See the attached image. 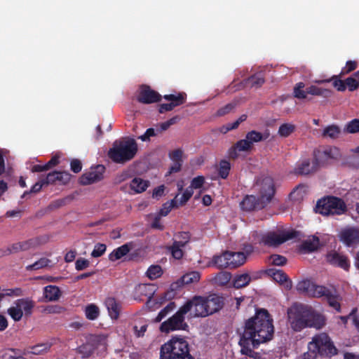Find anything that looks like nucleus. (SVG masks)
Instances as JSON below:
<instances>
[{
    "label": "nucleus",
    "mask_w": 359,
    "mask_h": 359,
    "mask_svg": "<svg viewBox=\"0 0 359 359\" xmlns=\"http://www.w3.org/2000/svg\"><path fill=\"white\" fill-rule=\"evenodd\" d=\"M274 332L273 319L265 309L257 310L255 316L249 318L245 325L240 339L241 353L252 358L257 353L254 351L259 344L271 340Z\"/></svg>",
    "instance_id": "f257e3e1"
},
{
    "label": "nucleus",
    "mask_w": 359,
    "mask_h": 359,
    "mask_svg": "<svg viewBox=\"0 0 359 359\" xmlns=\"http://www.w3.org/2000/svg\"><path fill=\"white\" fill-rule=\"evenodd\" d=\"M337 348L329 336L325 333L316 334L308 344V351L302 355V359H315L318 355L327 356L337 354Z\"/></svg>",
    "instance_id": "f03ea898"
},
{
    "label": "nucleus",
    "mask_w": 359,
    "mask_h": 359,
    "mask_svg": "<svg viewBox=\"0 0 359 359\" xmlns=\"http://www.w3.org/2000/svg\"><path fill=\"white\" fill-rule=\"evenodd\" d=\"M137 144L132 138H124L114 142L108 151V156L114 162L124 163L134 158Z\"/></svg>",
    "instance_id": "7ed1b4c3"
},
{
    "label": "nucleus",
    "mask_w": 359,
    "mask_h": 359,
    "mask_svg": "<svg viewBox=\"0 0 359 359\" xmlns=\"http://www.w3.org/2000/svg\"><path fill=\"white\" fill-rule=\"evenodd\" d=\"M160 359H194L189 354V345L182 338L172 337L161 346Z\"/></svg>",
    "instance_id": "20e7f679"
},
{
    "label": "nucleus",
    "mask_w": 359,
    "mask_h": 359,
    "mask_svg": "<svg viewBox=\"0 0 359 359\" xmlns=\"http://www.w3.org/2000/svg\"><path fill=\"white\" fill-rule=\"evenodd\" d=\"M246 261V256L243 252H224L219 255L215 256L212 261L208 262L202 268L215 265L218 268H236L243 265Z\"/></svg>",
    "instance_id": "39448f33"
},
{
    "label": "nucleus",
    "mask_w": 359,
    "mask_h": 359,
    "mask_svg": "<svg viewBox=\"0 0 359 359\" xmlns=\"http://www.w3.org/2000/svg\"><path fill=\"white\" fill-rule=\"evenodd\" d=\"M316 212L323 215H340L346 210L344 203L335 197H327L319 200L316 206Z\"/></svg>",
    "instance_id": "423d86ee"
},
{
    "label": "nucleus",
    "mask_w": 359,
    "mask_h": 359,
    "mask_svg": "<svg viewBox=\"0 0 359 359\" xmlns=\"http://www.w3.org/2000/svg\"><path fill=\"white\" fill-rule=\"evenodd\" d=\"M255 190L257 192L258 201L262 205L267 204L275 193L273 179L270 176H262L257 180L255 185Z\"/></svg>",
    "instance_id": "0eeeda50"
},
{
    "label": "nucleus",
    "mask_w": 359,
    "mask_h": 359,
    "mask_svg": "<svg viewBox=\"0 0 359 359\" xmlns=\"http://www.w3.org/2000/svg\"><path fill=\"white\" fill-rule=\"evenodd\" d=\"M306 306L294 305L287 311L288 323L294 331H300L306 327Z\"/></svg>",
    "instance_id": "6e6552de"
},
{
    "label": "nucleus",
    "mask_w": 359,
    "mask_h": 359,
    "mask_svg": "<svg viewBox=\"0 0 359 359\" xmlns=\"http://www.w3.org/2000/svg\"><path fill=\"white\" fill-rule=\"evenodd\" d=\"M34 306V302L29 299H18L8 309V313L15 321H19L23 316H29Z\"/></svg>",
    "instance_id": "1a4fd4ad"
},
{
    "label": "nucleus",
    "mask_w": 359,
    "mask_h": 359,
    "mask_svg": "<svg viewBox=\"0 0 359 359\" xmlns=\"http://www.w3.org/2000/svg\"><path fill=\"white\" fill-rule=\"evenodd\" d=\"M188 307L182 306L178 311L168 320L163 322L160 327V330L163 332H170L176 330L184 329L187 326L184 322V316L187 315Z\"/></svg>",
    "instance_id": "9d476101"
},
{
    "label": "nucleus",
    "mask_w": 359,
    "mask_h": 359,
    "mask_svg": "<svg viewBox=\"0 0 359 359\" xmlns=\"http://www.w3.org/2000/svg\"><path fill=\"white\" fill-rule=\"evenodd\" d=\"M293 237V231H277L260 235V238H258L257 241L268 245H277L292 238Z\"/></svg>",
    "instance_id": "9b49d317"
},
{
    "label": "nucleus",
    "mask_w": 359,
    "mask_h": 359,
    "mask_svg": "<svg viewBox=\"0 0 359 359\" xmlns=\"http://www.w3.org/2000/svg\"><path fill=\"white\" fill-rule=\"evenodd\" d=\"M205 297L196 296L191 300L187 301L184 307H188L187 315L189 317H205L207 316Z\"/></svg>",
    "instance_id": "f8f14e48"
},
{
    "label": "nucleus",
    "mask_w": 359,
    "mask_h": 359,
    "mask_svg": "<svg viewBox=\"0 0 359 359\" xmlns=\"http://www.w3.org/2000/svg\"><path fill=\"white\" fill-rule=\"evenodd\" d=\"M297 290L313 297H326L330 294L332 290L322 285H318L309 280L299 282Z\"/></svg>",
    "instance_id": "ddd939ff"
},
{
    "label": "nucleus",
    "mask_w": 359,
    "mask_h": 359,
    "mask_svg": "<svg viewBox=\"0 0 359 359\" xmlns=\"http://www.w3.org/2000/svg\"><path fill=\"white\" fill-rule=\"evenodd\" d=\"M316 161H319L320 165L340 159L341 154L340 150L334 147H330L318 150L316 152Z\"/></svg>",
    "instance_id": "4468645a"
},
{
    "label": "nucleus",
    "mask_w": 359,
    "mask_h": 359,
    "mask_svg": "<svg viewBox=\"0 0 359 359\" xmlns=\"http://www.w3.org/2000/svg\"><path fill=\"white\" fill-rule=\"evenodd\" d=\"M339 238L341 242L347 246H354L359 243V229L348 226L342 229Z\"/></svg>",
    "instance_id": "2eb2a0df"
},
{
    "label": "nucleus",
    "mask_w": 359,
    "mask_h": 359,
    "mask_svg": "<svg viewBox=\"0 0 359 359\" xmlns=\"http://www.w3.org/2000/svg\"><path fill=\"white\" fill-rule=\"evenodd\" d=\"M189 241V236L187 233L183 232L175 236L174 243L170 250L172 256L180 259L184 256V248Z\"/></svg>",
    "instance_id": "dca6fc26"
},
{
    "label": "nucleus",
    "mask_w": 359,
    "mask_h": 359,
    "mask_svg": "<svg viewBox=\"0 0 359 359\" xmlns=\"http://www.w3.org/2000/svg\"><path fill=\"white\" fill-rule=\"evenodd\" d=\"M306 311L307 313L306 327L320 329L325 325V318L322 313L307 306H306Z\"/></svg>",
    "instance_id": "f3484780"
},
{
    "label": "nucleus",
    "mask_w": 359,
    "mask_h": 359,
    "mask_svg": "<svg viewBox=\"0 0 359 359\" xmlns=\"http://www.w3.org/2000/svg\"><path fill=\"white\" fill-rule=\"evenodd\" d=\"M320 166V164L319 161H316V154H315L312 161L304 159L299 161L294 168V172L299 175H308L316 171Z\"/></svg>",
    "instance_id": "a211bd4d"
},
{
    "label": "nucleus",
    "mask_w": 359,
    "mask_h": 359,
    "mask_svg": "<svg viewBox=\"0 0 359 359\" xmlns=\"http://www.w3.org/2000/svg\"><path fill=\"white\" fill-rule=\"evenodd\" d=\"M105 168L102 165H98L92 168L88 172L83 174L80 178V182L82 184H89L97 182L103 178Z\"/></svg>",
    "instance_id": "6ab92c4d"
},
{
    "label": "nucleus",
    "mask_w": 359,
    "mask_h": 359,
    "mask_svg": "<svg viewBox=\"0 0 359 359\" xmlns=\"http://www.w3.org/2000/svg\"><path fill=\"white\" fill-rule=\"evenodd\" d=\"M156 292V286L152 284H140L135 287L134 291V298L138 300H142L143 297H147L149 303Z\"/></svg>",
    "instance_id": "aec40b11"
},
{
    "label": "nucleus",
    "mask_w": 359,
    "mask_h": 359,
    "mask_svg": "<svg viewBox=\"0 0 359 359\" xmlns=\"http://www.w3.org/2000/svg\"><path fill=\"white\" fill-rule=\"evenodd\" d=\"M160 99L161 95L158 93L152 90L149 87L142 86L140 88V93L137 96L139 102L145 104H150L158 102Z\"/></svg>",
    "instance_id": "412c9836"
},
{
    "label": "nucleus",
    "mask_w": 359,
    "mask_h": 359,
    "mask_svg": "<svg viewBox=\"0 0 359 359\" xmlns=\"http://www.w3.org/2000/svg\"><path fill=\"white\" fill-rule=\"evenodd\" d=\"M164 98L167 100L170 101V103L168 104H162L160 105L159 111L161 113L164 111H170L175 107L178 106L182 104L184 101V94H178V95H165Z\"/></svg>",
    "instance_id": "4be33fe9"
},
{
    "label": "nucleus",
    "mask_w": 359,
    "mask_h": 359,
    "mask_svg": "<svg viewBox=\"0 0 359 359\" xmlns=\"http://www.w3.org/2000/svg\"><path fill=\"white\" fill-rule=\"evenodd\" d=\"M205 303L207 316L218 311L223 306L222 298L216 294L205 297Z\"/></svg>",
    "instance_id": "5701e85b"
},
{
    "label": "nucleus",
    "mask_w": 359,
    "mask_h": 359,
    "mask_svg": "<svg viewBox=\"0 0 359 359\" xmlns=\"http://www.w3.org/2000/svg\"><path fill=\"white\" fill-rule=\"evenodd\" d=\"M268 274L277 283L289 290L292 287V282L287 275L281 270L271 269L268 270Z\"/></svg>",
    "instance_id": "b1692460"
},
{
    "label": "nucleus",
    "mask_w": 359,
    "mask_h": 359,
    "mask_svg": "<svg viewBox=\"0 0 359 359\" xmlns=\"http://www.w3.org/2000/svg\"><path fill=\"white\" fill-rule=\"evenodd\" d=\"M327 260L333 265L339 266L344 269H348L349 263L346 257L336 252H330L327 255Z\"/></svg>",
    "instance_id": "393cba45"
},
{
    "label": "nucleus",
    "mask_w": 359,
    "mask_h": 359,
    "mask_svg": "<svg viewBox=\"0 0 359 359\" xmlns=\"http://www.w3.org/2000/svg\"><path fill=\"white\" fill-rule=\"evenodd\" d=\"M70 175L67 172L55 171L47 175L45 183L48 184L59 182L62 184H66L70 180Z\"/></svg>",
    "instance_id": "a878e982"
},
{
    "label": "nucleus",
    "mask_w": 359,
    "mask_h": 359,
    "mask_svg": "<svg viewBox=\"0 0 359 359\" xmlns=\"http://www.w3.org/2000/svg\"><path fill=\"white\" fill-rule=\"evenodd\" d=\"M105 306L108 310L109 315L111 319L116 320L120 313L121 307L119 304L113 297H108L105 300Z\"/></svg>",
    "instance_id": "bb28decb"
},
{
    "label": "nucleus",
    "mask_w": 359,
    "mask_h": 359,
    "mask_svg": "<svg viewBox=\"0 0 359 359\" xmlns=\"http://www.w3.org/2000/svg\"><path fill=\"white\" fill-rule=\"evenodd\" d=\"M252 149V147L249 142L245 139H243L229 149V156L233 158H236L238 155V152L250 151Z\"/></svg>",
    "instance_id": "cd10ccee"
},
{
    "label": "nucleus",
    "mask_w": 359,
    "mask_h": 359,
    "mask_svg": "<svg viewBox=\"0 0 359 359\" xmlns=\"http://www.w3.org/2000/svg\"><path fill=\"white\" fill-rule=\"evenodd\" d=\"M269 135L270 134L269 131H265L264 133H262L256 130H252L246 134L245 139L253 147V144L255 143H257L266 140Z\"/></svg>",
    "instance_id": "c85d7f7f"
},
{
    "label": "nucleus",
    "mask_w": 359,
    "mask_h": 359,
    "mask_svg": "<svg viewBox=\"0 0 359 359\" xmlns=\"http://www.w3.org/2000/svg\"><path fill=\"white\" fill-rule=\"evenodd\" d=\"M61 295L59 287L55 285H48L43 288V297L48 302H55Z\"/></svg>",
    "instance_id": "c756f323"
},
{
    "label": "nucleus",
    "mask_w": 359,
    "mask_h": 359,
    "mask_svg": "<svg viewBox=\"0 0 359 359\" xmlns=\"http://www.w3.org/2000/svg\"><path fill=\"white\" fill-rule=\"evenodd\" d=\"M265 205H262L257 200V196H247L241 203V208L245 210H252L257 206L263 207Z\"/></svg>",
    "instance_id": "7c9ffc66"
},
{
    "label": "nucleus",
    "mask_w": 359,
    "mask_h": 359,
    "mask_svg": "<svg viewBox=\"0 0 359 359\" xmlns=\"http://www.w3.org/2000/svg\"><path fill=\"white\" fill-rule=\"evenodd\" d=\"M131 243H126L123 245L122 246L115 249L113 252H111L109 255V259L112 261H116L123 256L127 255L131 249Z\"/></svg>",
    "instance_id": "2f4dec72"
},
{
    "label": "nucleus",
    "mask_w": 359,
    "mask_h": 359,
    "mask_svg": "<svg viewBox=\"0 0 359 359\" xmlns=\"http://www.w3.org/2000/svg\"><path fill=\"white\" fill-rule=\"evenodd\" d=\"M130 187L135 193H142L149 187V182L141 178H135L130 182Z\"/></svg>",
    "instance_id": "473e14b6"
},
{
    "label": "nucleus",
    "mask_w": 359,
    "mask_h": 359,
    "mask_svg": "<svg viewBox=\"0 0 359 359\" xmlns=\"http://www.w3.org/2000/svg\"><path fill=\"white\" fill-rule=\"evenodd\" d=\"M252 280V277L248 273L236 276L233 280V287L241 288L247 286Z\"/></svg>",
    "instance_id": "72a5a7b5"
},
{
    "label": "nucleus",
    "mask_w": 359,
    "mask_h": 359,
    "mask_svg": "<svg viewBox=\"0 0 359 359\" xmlns=\"http://www.w3.org/2000/svg\"><path fill=\"white\" fill-rule=\"evenodd\" d=\"M205 178L203 176H197L192 179L190 186L188 187L189 189H191L194 191V189L199 190V194L195 196V198L199 197V194L205 191Z\"/></svg>",
    "instance_id": "f704fd0d"
},
{
    "label": "nucleus",
    "mask_w": 359,
    "mask_h": 359,
    "mask_svg": "<svg viewBox=\"0 0 359 359\" xmlns=\"http://www.w3.org/2000/svg\"><path fill=\"white\" fill-rule=\"evenodd\" d=\"M319 246V240L318 238L312 236L309 237L306 241L302 243V248L308 252H312L316 250Z\"/></svg>",
    "instance_id": "c9c22d12"
},
{
    "label": "nucleus",
    "mask_w": 359,
    "mask_h": 359,
    "mask_svg": "<svg viewBox=\"0 0 359 359\" xmlns=\"http://www.w3.org/2000/svg\"><path fill=\"white\" fill-rule=\"evenodd\" d=\"M306 187L304 185L297 186L290 194L291 200L294 201H299L304 198L306 194Z\"/></svg>",
    "instance_id": "e433bc0d"
},
{
    "label": "nucleus",
    "mask_w": 359,
    "mask_h": 359,
    "mask_svg": "<svg viewBox=\"0 0 359 359\" xmlns=\"http://www.w3.org/2000/svg\"><path fill=\"white\" fill-rule=\"evenodd\" d=\"M346 88L350 91H353L359 87V71L354 73L351 76L348 77L346 80Z\"/></svg>",
    "instance_id": "4c0bfd02"
},
{
    "label": "nucleus",
    "mask_w": 359,
    "mask_h": 359,
    "mask_svg": "<svg viewBox=\"0 0 359 359\" xmlns=\"http://www.w3.org/2000/svg\"><path fill=\"white\" fill-rule=\"evenodd\" d=\"M201 278V274L198 271H191L186 274H184L181 280L183 284H191L195 283L199 281Z\"/></svg>",
    "instance_id": "58836bf2"
},
{
    "label": "nucleus",
    "mask_w": 359,
    "mask_h": 359,
    "mask_svg": "<svg viewBox=\"0 0 359 359\" xmlns=\"http://www.w3.org/2000/svg\"><path fill=\"white\" fill-rule=\"evenodd\" d=\"M295 130V126L290 123H285L279 127L278 134L283 137L290 135Z\"/></svg>",
    "instance_id": "ea45409f"
},
{
    "label": "nucleus",
    "mask_w": 359,
    "mask_h": 359,
    "mask_svg": "<svg viewBox=\"0 0 359 359\" xmlns=\"http://www.w3.org/2000/svg\"><path fill=\"white\" fill-rule=\"evenodd\" d=\"M340 134V129L338 126L332 125L326 127L323 132L324 137H329L332 139L337 138Z\"/></svg>",
    "instance_id": "a19ab883"
},
{
    "label": "nucleus",
    "mask_w": 359,
    "mask_h": 359,
    "mask_svg": "<svg viewBox=\"0 0 359 359\" xmlns=\"http://www.w3.org/2000/svg\"><path fill=\"white\" fill-rule=\"evenodd\" d=\"M231 274L226 271L218 273L213 278L215 284L224 285L231 280Z\"/></svg>",
    "instance_id": "79ce46f5"
},
{
    "label": "nucleus",
    "mask_w": 359,
    "mask_h": 359,
    "mask_svg": "<svg viewBox=\"0 0 359 359\" xmlns=\"http://www.w3.org/2000/svg\"><path fill=\"white\" fill-rule=\"evenodd\" d=\"M308 95L327 97L330 94V91L327 89L318 88L316 86H311L307 88Z\"/></svg>",
    "instance_id": "37998d69"
},
{
    "label": "nucleus",
    "mask_w": 359,
    "mask_h": 359,
    "mask_svg": "<svg viewBox=\"0 0 359 359\" xmlns=\"http://www.w3.org/2000/svg\"><path fill=\"white\" fill-rule=\"evenodd\" d=\"M304 83L302 82H299L295 85L293 91V94L295 97L298 99H306L307 97V89L304 90Z\"/></svg>",
    "instance_id": "c03bdc74"
},
{
    "label": "nucleus",
    "mask_w": 359,
    "mask_h": 359,
    "mask_svg": "<svg viewBox=\"0 0 359 359\" xmlns=\"http://www.w3.org/2000/svg\"><path fill=\"white\" fill-rule=\"evenodd\" d=\"M85 313L88 319L93 320L98 317L100 309L96 305L90 304L86 306Z\"/></svg>",
    "instance_id": "a18cd8bd"
},
{
    "label": "nucleus",
    "mask_w": 359,
    "mask_h": 359,
    "mask_svg": "<svg viewBox=\"0 0 359 359\" xmlns=\"http://www.w3.org/2000/svg\"><path fill=\"white\" fill-rule=\"evenodd\" d=\"M193 194L194 191L187 188L182 195L177 194L174 201L177 205H183L192 196Z\"/></svg>",
    "instance_id": "49530a36"
},
{
    "label": "nucleus",
    "mask_w": 359,
    "mask_h": 359,
    "mask_svg": "<svg viewBox=\"0 0 359 359\" xmlns=\"http://www.w3.org/2000/svg\"><path fill=\"white\" fill-rule=\"evenodd\" d=\"M162 269L160 266L153 265L151 266L147 271V276L151 280L156 279L162 275Z\"/></svg>",
    "instance_id": "de8ad7c7"
},
{
    "label": "nucleus",
    "mask_w": 359,
    "mask_h": 359,
    "mask_svg": "<svg viewBox=\"0 0 359 359\" xmlns=\"http://www.w3.org/2000/svg\"><path fill=\"white\" fill-rule=\"evenodd\" d=\"M50 261L46 258H41L33 264L28 265L27 269L28 270H38L49 266Z\"/></svg>",
    "instance_id": "09e8293b"
},
{
    "label": "nucleus",
    "mask_w": 359,
    "mask_h": 359,
    "mask_svg": "<svg viewBox=\"0 0 359 359\" xmlns=\"http://www.w3.org/2000/svg\"><path fill=\"white\" fill-rule=\"evenodd\" d=\"M334 290L330 291V294L325 298L327 299L330 306L333 307L336 311H339L340 304L339 302V297L335 295Z\"/></svg>",
    "instance_id": "8fccbe9b"
},
{
    "label": "nucleus",
    "mask_w": 359,
    "mask_h": 359,
    "mask_svg": "<svg viewBox=\"0 0 359 359\" xmlns=\"http://www.w3.org/2000/svg\"><path fill=\"white\" fill-rule=\"evenodd\" d=\"M345 130L348 133H356L359 132V119H353L349 121L345 126Z\"/></svg>",
    "instance_id": "3c124183"
},
{
    "label": "nucleus",
    "mask_w": 359,
    "mask_h": 359,
    "mask_svg": "<svg viewBox=\"0 0 359 359\" xmlns=\"http://www.w3.org/2000/svg\"><path fill=\"white\" fill-rule=\"evenodd\" d=\"M230 163L226 161H222L219 163V174L222 178H226L230 170Z\"/></svg>",
    "instance_id": "603ef678"
},
{
    "label": "nucleus",
    "mask_w": 359,
    "mask_h": 359,
    "mask_svg": "<svg viewBox=\"0 0 359 359\" xmlns=\"http://www.w3.org/2000/svg\"><path fill=\"white\" fill-rule=\"evenodd\" d=\"M30 247V244L27 242L26 243H18L13 244L11 248H8V254L12 252H16L19 250H26L29 249Z\"/></svg>",
    "instance_id": "864d4df0"
},
{
    "label": "nucleus",
    "mask_w": 359,
    "mask_h": 359,
    "mask_svg": "<svg viewBox=\"0 0 359 359\" xmlns=\"http://www.w3.org/2000/svg\"><path fill=\"white\" fill-rule=\"evenodd\" d=\"M175 309L174 303H170L166 307L161 310L156 318V322H160L164 318L168 313L172 311Z\"/></svg>",
    "instance_id": "5fc2aeb1"
},
{
    "label": "nucleus",
    "mask_w": 359,
    "mask_h": 359,
    "mask_svg": "<svg viewBox=\"0 0 359 359\" xmlns=\"http://www.w3.org/2000/svg\"><path fill=\"white\" fill-rule=\"evenodd\" d=\"M50 348V345L48 344H38L31 348L30 353L39 355L47 352Z\"/></svg>",
    "instance_id": "6e6d98bb"
},
{
    "label": "nucleus",
    "mask_w": 359,
    "mask_h": 359,
    "mask_svg": "<svg viewBox=\"0 0 359 359\" xmlns=\"http://www.w3.org/2000/svg\"><path fill=\"white\" fill-rule=\"evenodd\" d=\"M163 216H161L158 212L155 215H149V218L151 219V226L152 228L156 229H163V225L161 224V223L160 222L161 218Z\"/></svg>",
    "instance_id": "4d7b16f0"
},
{
    "label": "nucleus",
    "mask_w": 359,
    "mask_h": 359,
    "mask_svg": "<svg viewBox=\"0 0 359 359\" xmlns=\"http://www.w3.org/2000/svg\"><path fill=\"white\" fill-rule=\"evenodd\" d=\"M169 156L172 162H182L184 152L182 149H177L170 152Z\"/></svg>",
    "instance_id": "13d9d810"
},
{
    "label": "nucleus",
    "mask_w": 359,
    "mask_h": 359,
    "mask_svg": "<svg viewBox=\"0 0 359 359\" xmlns=\"http://www.w3.org/2000/svg\"><path fill=\"white\" fill-rule=\"evenodd\" d=\"M106 245L102 243H97L95 245L93 250L91 252V256L93 257H99L102 256L106 251Z\"/></svg>",
    "instance_id": "bf43d9fd"
},
{
    "label": "nucleus",
    "mask_w": 359,
    "mask_h": 359,
    "mask_svg": "<svg viewBox=\"0 0 359 359\" xmlns=\"http://www.w3.org/2000/svg\"><path fill=\"white\" fill-rule=\"evenodd\" d=\"M175 205H177V204L174 200L170 202L165 203L159 210V215L163 217L166 216Z\"/></svg>",
    "instance_id": "052dcab7"
},
{
    "label": "nucleus",
    "mask_w": 359,
    "mask_h": 359,
    "mask_svg": "<svg viewBox=\"0 0 359 359\" xmlns=\"http://www.w3.org/2000/svg\"><path fill=\"white\" fill-rule=\"evenodd\" d=\"M269 262L276 266H282L286 263V259L278 255H273L269 258Z\"/></svg>",
    "instance_id": "680f3d73"
},
{
    "label": "nucleus",
    "mask_w": 359,
    "mask_h": 359,
    "mask_svg": "<svg viewBox=\"0 0 359 359\" xmlns=\"http://www.w3.org/2000/svg\"><path fill=\"white\" fill-rule=\"evenodd\" d=\"M93 345L90 344V343H87L83 346H81L79 348V353L81 354H82V356L83 357H88L89 356L91 353L93 352Z\"/></svg>",
    "instance_id": "e2e57ef3"
},
{
    "label": "nucleus",
    "mask_w": 359,
    "mask_h": 359,
    "mask_svg": "<svg viewBox=\"0 0 359 359\" xmlns=\"http://www.w3.org/2000/svg\"><path fill=\"white\" fill-rule=\"evenodd\" d=\"M332 81L333 83V86L337 89L339 91H344L346 88L345 81H342L338 79L337 76H334L332 78Z\"/></svg>",
    "instance_id": "0e129e2a"
},
{
    "label": "nucleus",
    "mask_w": 359,
    "mask_h": 359,
    "mask_svg": "<svg viewBox=\"0 0 359 359\" xmlns=\"http://www.w3.org/2000/svg\"><path fill=\"white\" fill-rule=\"evenodd\" d=\"M358 63L356 61H348L346 64V66L342 69L341 74H346L351 71H353L357 68Z\"/></svg>",
    "instance_id": "69168bd1"
},
{
    "label": "nucleus",
    "mask_w": 359,
    "mask_h": 359,
    "mask_svg": "<svg viewBox=\"0 0 359 359\" xmlns=\"http://www.w3.org/2000/svg\"><path fill=\"white\" fill-rule=\"evenodd\" d=\"M89 264L90 263L88 260L83 258H80L76 260L75 266L77 270L81 271L86 269L89 266Z\"/></svg>",
    "instance_id": "338daca9"
},
{
    "label": "nucleus",
    "mask_w": 359,
    "mask_h": 359,
    "mask_svg": "<svg viewBox=\"0 0 359 359\" xmlns=\"http://www.w3.org/2000/svg\"><path fill=\"white\" fill-rule=\"evenodd\" d=\"M252 86H259L264 83V79L260 75L255 76L249 79Z\"/></svg>",
    "instance_id": "774afa93"
}]
</instances>
